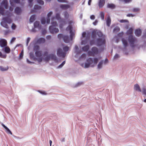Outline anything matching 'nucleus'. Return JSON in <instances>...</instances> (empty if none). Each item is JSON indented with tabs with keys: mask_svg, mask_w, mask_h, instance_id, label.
<instances>
[{
	"mask_svg": "<svg viewBox=\"0 0 146 146\" xmlns=\"http://www.w3.org/2000/svg\"><path fill=\"white\" fill-rule=\"evenodd\" d=\"M52 14V11H50L47 14V17L49 18L51 16Z\"/></svg>",
	"mask_w": 146,
	"mask_h": 146,
	"instance_id": "e2e57ef3",
	"label": "nucleus"
},
{
	"mask_svg": "<svg viewBox=\"0 0 146 146\" xmlns=\"http://www.w3.org/2000/svg\"><path fill=\"white\" fill-rule=\"evenodd\" d=\"M98 61V59L97 58L93 59L90 58L87 59V64H92L93 63H94V64H97ZM85 64H87V63H86Z\"/></svg>",
	"mask_w": 146,
	"mask_h": 146,
	"instance_id": "0eeeda50",
	"label": "nucleus"
},
{
	"mask_svg": "<svg viewBox=\"0 0 146 146\" xmlns=\"http://www.w3.org/2000/svg\"><path fill=\"white\" fill-rule=\"evenodd\" d=\"M2 20L3 21H4L8 24H10L12 22L11 19L8 17H3L2 19Z\"/></svg>",
	"mask_w": 146,
	"mask_h": 146,
	"instance_id": "ddd939ff",
	"label": "nucleus"
},
{
	"mask_svg": "<svg viewBox=\"0 0 146 146\" xmlns=\"http://www.w3.org/2000/svg\"><path fill=\"white\" fill-rule=\"evenodd\" d=\"M89 48V45H87L82 47V49L84 51L86 52L88 50Z\"/></svg>",
	"mask_w": 146,
	"mask_h": 146,
	"instance_id": "bb28decb",
	"label": "nucleus"
},
{
	"mask_svg": "<svg viewBox=\"0 0 146 146\" xmlns=\"http://www.w3.org/2000/svg\"><path fill=\"white\" fill-rule=\"evenodd\" d=\"M122 43L125 47H126L128 46V43L127 40L125 38H123L122 39Z\"/></svg>",
	"mask_w": 146,
	"mask_h": 146,
	"instance_id": "412c9836",
	"label": "nucleus"
},
{
	"mask_svg": "<svg viewBox=\"0 0 146 146\" xmlns=\"http://www.w3.org/2000/svg\"><path fill=\"white\" fill-rule=\"evenodd\" d=\"M66 52H63L62 49L60 48L58 49L57 51V55L60 57L64 58L65 56Z\"/></svg>",
	"mask_w": 146,
	"mask_h": 146,
	"instance_id": "6e6552de",
	"label": "nucleus"
},
{
	"mask_svg": "<svg viewBox=\"0 0 146 146\" xmlns=\"http://www.w3.org/2000/svg\"><path fill=\"white\" fill-rule=\"evenodd\" d=\"M140 10L138 8H134L133 9V12L134 13H136L139 12Z\"/></svg>",
	"mask_w": 146,
	"mask_h": 146,
	"instance_id": "8fccbe9b",
	"label": "nucleus"
},
{
	"mask_svg": "<svg viewBox=\"0 0 146 146\" xmlns=\"http://www.w3.org/2000/svg\"><path fill=\"white\" fill-rule=\"evenodd\" d=\"M55 17H52V22H51V24L52 25L51 26H54V27H56V26H58V24L56 21H52L54 19Z\"/></svg>",
	"mask_w": 146,
	"mask_h": 146,
	"instance_id": "7c9ffc66",
	"label": "nucleus"
},
{
	"mask_svg": "<svg viewBox=\"0 0 146 146\" xmlns=\"http://www.w3.org/2000/svg\"><path fill=\"white\" fill-rule=\"evenodd\" d=\"M83 83L82 82H78L75 85L74 87H77L80 86L82 85Z\"/></svg>",
	"mask_w": 146,
	"mask_h": 146,
	"instance_id": "79ce46f5",
	"label": "nucleus"
},
{
	"mask_svg": "<svg viewBox=\"0 0 146 146\" xmlns=\"http://www.w3.org/2000/svg\"><path fill=\"white\" fill-rule=\"evenodd\" d=\"M49 30L52 34L56 33L59 32L58 29L54 26H50L49 27Z\"/></svg>",
	"mask_w": 146,
	"mask_h": 146,
	"instance_id": "1a4fd4ad",
	"label": "nucleus"
},
{
	"mask_svg": "<svg viewBox=\"0 0 146 146\" xmlns=\"http://www.w3.org/2000/svg\"><path fill=\"white\" fill-rule=\"evenodd\" d=\"M56 18L58 20H59L61 19L60 15L59 13H57L56 14Z\"/></svg>",
	"mask_w": 146,
	"mask_h": 146,
	"instance_id": "a18cd8bd",
	"label": "nucleus"
},
{
	"mask_svg": "<svg viewBox=\"0 0 146 146\" xmlns=\"http://www.w3.org/2000/svg\"><path fill=\"white\" fill-rule=\"evenodd\" d=\"M16 25L14 24L13 23L12 25L11 28L13 29H15L16 28Z\"/></svg>",
	"mask_w": 146,
	"mask_h": 146,
	"instance_id": "0e129e2a",
	"label": "nucleus"
},
{
	"mask_svg": "<svg viewBox=\"0 0 146 146\" xmlns=\"http://www.w3.org/2000/svg\"><path fill=\"white\" fill-rule=\"evenodd\" d=\"M135 34L136 36H139L141 35V31L139 29H137L135 31Z\"/></svg>",
	"mask_w": 146,
	"mask_h": 146,
	"instance_id": "a878e982",
	"label": "nucleus"
},
{
	"mask_svg": "<svg viewBox=\"0 0 146 146\" xmlns=\"http://www.w3.org/2000/svg\"><path fill=\"white\" fill-rule=\"evenodd\" d=\"M107 7L111 9H113L115 7V6L113 4L108 3L107 4Z\"/></svg>",
	"mask_w": 146,
	"mask_h": 146,
	"instance_id": "473e14b6",
	"label": "nucleus"
},
{
	"mask_svg": "<svg viewBox=\"0 0 146 146\" xmlns=\"http://www.w3.org/2000/svg\"><path fill=\"white\" fill-rule=\"evenodd\" d=\"M70 39L71 40H73V36H74V34L73 33H72V32H71V33H70Z\"/></svg>",
	"mask_w": 146,
	"mask_h": 146,
	"instance_id": "603ef678",
	"label": "nucleus"
},
{
	"mask_svg": "<svg viewBox=\"0 0 146 146\" xmlns=\"http://www.w3.org/2000/svg\"><path fill=\"white\" fill-rule=\"evenodd\" d=\"M97 45L98 46H105L106 40L105 37L98 38L96 40Z\"/></svg>",
	"mask_w": 146,
	"mask_h": 146,
	"instance_id": "39448f33",
	"label": "nucleus"
},
{
	"mask_svg": "<svg viewBox=\"0 0 146 146\" xmlns=\"http://www.w3.org/2000/svg\"><path fill=\"white\" fill-rule=\"evenodd\" d=\"M63 49L65 52H66L68 50L69 47L67 46H66L63 47Z\"/></svg>",
	"mask_w": 146,
	"mask_h": 146,
	"instance_id": "3c124183",
	"label": "nucleus"
},
{
	"mask_svg": "<svg viewBox=\"0 0 146 146\" xmlns=\"http://www.w3.org/2000/svg\"><path fill=\"white\" fill-rule=\"evenodd\" d=\"M75 49L76 51V53L77 54H79L80 53L81 51H78V46L76 45L75 47Z\"/></svg>",
	"mask_w": 146,
	"mask_h": 146,
	"instance_id": "4c0bfd02",
	"label": "nucleus"
},
{
	"mask_svg": "<svg viewBox=\"0 0 146 146\" xmlns=\"http://www.w3.org/2000/svg\"><path fill=\"white\" fill-rule=\"evenodd\" d=\"M42 7L41 6H38V5H35L34 7V9L35 10L40 9Z\"/></svg>",
	"mask_w": 146,
	"mask_h": 146,
	"instance_id": "a19ab883",
	"label": "nucleus"
},
{
	"mask_svg": "<svg viewBox=\"0 0 146 146\" xmlns=\"http://www.w3.org/2000/svg\"><path fill=\"white\" fill-rule=\"evenodd\" d=\"M8 3L7 0H3L1 3V6L2 7L3 6L5 9L8 8Z\"/></svg>",
	"mask_w": 146,
	"mask_h": 146,
	"instance_id": "9b49d317",
	"label": "nucleus"
},
{
	"mask_svg": "<svg viewBox=\"0 0 146 146\" xmlns=\"http://www.w3.org/2000/svg\"><path fill=\"white\" fill-rule=\"evenodd\" d=\"M63 39L64 41L67 43H69L71 40L69 36L67 35H64L63 37Z\"/></svg>",
	"mask_w": 146,
	"mask_h": 146,
	"instance_id": "4468645a",
	"label": "nucleus"
},
{
	"mask_svg": "<svg viewBox=\"0 0 146 146\" xmlns=\"http://www.w3.org/2000/svg\"><path fill=\"white\" fill-rule=\"evenodd\" d=\"M128 40L130 46L132 47H134V44L136 43L137 41V38L132 35L129 36Z\"/></svg>",
	"mask_w": 146,
	"mask_h": 146,
	"instance_id": "20e7f679",
	"label": "nucleus"
},
{
	"mask_svg": "<svg viewBox=\"0 0 146 146\" xmlns=\"http://www.w3.org/2000/svg\"><path fill=\"white\" fill-rule=\"evenodd\" d=\"M48 52L47 51L44 52L43 56L46 57L44 58V60L46 61H48L51 59L55 61L56 62H58V60L56 56L54 54H50L48 55Z\"/></svg>",
	"mask_w": 146,
	"mask_h": 146,
	"instance_id": "7ed1b4c3",
	"label": "nucleus"
},
{
	"mask_svg": "<svg viewBox=\"0 0 146 146\" xmlns=\"http://www.w3.org/2000/svg\"><path fill=\"white\" fill-rule=\"evenodd\" d=\"M35 19V15H32L30 17L29 21L30 22H33Z\"/></svg>",
	"mask_w": 146,
	"mask_h": 146,
	"instance_id": "c9c22d12",
	"label": "nucleus"
},
{
	"mask_svg": "<svg viewBox=\"0 0 146 146\" xmlns=\"http://www.w3.org/2000/svg\"><path fill=\"white\" fill-rule=\"evenodd\" d=\"M120 1H121L124 2L125 3H129L131 2L132 0H119Z\"/></svg>",
	"mask_w": 146,
	"mask_h": 146,
	"instance_id": "4d7b16f0",
	"label": "nucleus"
},
{
	"mask_svg": "<svg viewBox=\"0 0 146 146\" xmlns=\"http://www.w3.org/2000/svg\"><path fill=\"white\" fill-rule=\"evenodd\" d=\"M40 48V47L38 45L35 46L34 48V50L36 51H38V50H39Z\"/></svg>",
	"mask_w": 146,
	"mask_h": 146,
	"instance_id": "09e8293b",
	"label": "nucleus"
},
{
	"mask_svg": "<svg viewBox=\"0 0 146 146\" xmlns=\"http://www.w3.org/2000/svg\"><path fill=\"white\" fill-rule=\"evenodd\" d=\"M66 30L67 31H69L70 33H71L72 32V26L70 25H69L66 28Z\"/></svg>",
	"mask_w": 146,
	"mask_h": 146,
	"instance_id": "72a5a7b5",
	"label": "nucleus"
},
{
	"mask_svg": "<svg viewBox=\"0 0 146 146\" xmlns=\"http://www.w3.org/2000/svg\"><path fill=\"white\" fill-rule=\"evenodd\" d=\"M41 22L42 24H45L46 22L45 19V18H42L41 20Z\"/></svg>",
	"mask_w": 146,
	"mask_h": 146,
	"instance_id": "5fc2aeb1",
	"label": "nucleus"
},
{
	"mask_svg": "<svg viewBox=\"0 0 146 146\" xmlns=\"http://www.w3.org/2000/svg\"><path fill=\"white\" fill-rule=\"evenodd\" d=\"M142 94L145 96H146V89L143 87L142 88Z\"/></svg>",
	"mask_w": 146,
	"mask_h": 146,
	"instance_id": "49530a36",
	"label": "nucleus"
},
{
	"mask_svg": "<svg viewBox=\"0 0 146 146\" xmlns=\"http://www.w3.org/2000/svg\"><path fill=\"white\" fill-rule=\"evenodd\" d=\"M22 12L21 9L19 7H16L15 9V13L17 15H19Z\"/></svg>",
	"mask_w": 146,
	"mask_h": 146,
	"instance_id": "dca6fc26",
	"label": "nucleus"
},
{
	"mask_svg": "<svg viewBox=\"0 0 146 146\" xmlns=\"http://www.w3.org/2000/svg\"><path fill=\"white\" fill-rule=\"evenodd\" d=\"M123 32H122L121 33H119L118 34V36L119 37H121L123 36Z\"/></svg>",
	"mask_w": 146,
	"mask_h": 146,
	"instance_id": "774afa93",
	"label": "nucleus"
},
{
	"mask_svg": "<svg viewBox=\"0 0 146 146\" xmlns=\"http://www.w3.org/2000/svg\"><path fill=\"white\" fill-rule=\"evenodd\" d=\"M7 45V42L6 40L3 38L0 39V46L3 48Z\"/></svg>",
	"mask_w": 146,
	"mask_h": 146,
	"instance_id": "9d476101",
	"label": "nucleus"
},
{
	"mask_svg": "<svg viewBox=\"0 0 146 146\" xmlns=\"http://www.w3.org/2000/svg\"><path fill=\"white\" fill-rule=\"evenodd\" d=\"M50 66H53L56 69H59L61 68L64 66V64H59L58 66H56L57 64H50Z\"/></svg>",
	"mask_w": 146,
	"mask_h": 146,
	"instance_id": "4be33fe9",
	"label": "nucleus"
},
{
	"mask_svg": "<svg viewBox=\"0 0 146 146\" xmlns=\"http://www.w3.org/2000/svg\"><path fill=\"white\" fill-rule=\"evenodd\" d=\"M36 56L37 57H40L42 56V52L41 51H37L35 52Z\"/></svg>",
	"mask_w": 146,
	"mask_h": 146,
	"instance_id": "c756f323",
	"label": "nucleus"
},
{
	"mask_svg": "<svg viewBox=\"0 0 146 146\" xmlns=\"http://www.w3.org/2000/svg\"><path fill=\"white\" fill-rule=\"evenodd\" d=\"M91 51H89L88 52L89 55L90 56H94L95 54L98 53V49L96 47H93L92 48Z\"/></svg>",
	"mask_w": 146,
	"mask_h": 146,
	"instance_id": "423d86ee",
	"label": "nucleus"
},
{
	"mask_svg": "<svg viewBox=\"0 0 146 146\" xmlns=\"http://www.w3.org/2000/svg\"><path fill=\"white\" fill-rule=\"evenodd\" d=\"M4 49H2V50H4V51L5 52L7 53H9L11 51V50L10 48L7 46H5Z\"/></svg>",
	"mask_w": 146,
	"mask_h": 146,
	"instance_id": "393cba45",
	"label": "nucleus"
},
{
	"mask_svg": "<svg viewBox=\"0 0 146 146\" xmlns=\"http://www.w3.org/2000/svg\"><path fill=\"white\" fill-rule=\"evenodd\" d=\"M119 55L117 54H115L114 56V59H116L119 58Z\"/></svg>",
	"mask_w": 146,
	"mask_h": 146,
	"instance_id": "338daca9",
	"label": "nucleus"
},
{
	"mask_svg": "<svg viewBox=\"0 0 146 146\" xmlns=\"http://www.w3.org/2000/svg\"><path fill=\"white\" fill-rule=\"evenodd\" d=\"M64 35H63V34H59L58 35V38L59 39H61L62 38H63V37Z\"/></svg>",
	"mask_w": 146,
	"mask_h": 146,
	"instance_id": "6e6d98bb",
	"label": "nucleus"
},
{
	"mask_svg": "<svg viewBox=\"0 0 146 146\" xmlns=\"http://www.w3.org/2000/svg\"><path fill=\"white\" fill-rule=\"evenodd\" d=\"M34 26L35 28H38L39 29H41V26L40 25L39 21H36L34 23Z\"/></svg>",
	"mask_w": 146,
	"mask_h": 146,
	"instance_id": "a211bd4d",
	"label": "nucleus"
},
{
	"mask_svg": "<svg viewBox=\"0 0 146 146\" xmlns=\"http://www.w3.org/2000/svg\"><path fill=\"white\" fill-rule=\"evenodd\" d=\"M7 23L5 22L4 21H2L1 22V25L3 27L6 29H8L9 28V27Z\"/></svg>",
	"mask_w": 146,
	"mask_h": 146,
	"instance_id": "5701e85b",
	"label": "nucleus"
},
{
	"mask_svg": "<svg viewBox=\"0 0 146 146\" xmlns=\"http://www.w3.org/2000/svg\"><path fill=\"white\" fill-rule=\"evenodd\" d=\"M81 68L78 67L76 68H69L67 70V73L73 76H76L79 75L81 72Z\"/></svg>",
	"mask_w": 146,
	"mask_h": 146,
	"instance_id": "f257e3e1",
	"label": "nucleus"
},
{
	"mask_svg": "<svg viewBox=\"0 0 146 146\" xmlns=\"http://www.w3.org/2000/svg\"><path fill=\"white\" fill-rule=\"evenodd\" d=\"M97 35L99 37H102V38L103 37H104L103 36V35L102 32L100 31L97 32Z\"/></svg>",
	"mask_w": 146,
	"mask_h": 146,
	"instance_id": "f704fd0d",
	"label": "nucleus"
},
{
	"mask_svg": "<svg viewBox=\"0 0 146 146\" xmlns=\"http://www.w3.org/2000/svg\"><path fill=\"white\" fill-rule=\"evenodd\" d=\"M134 89L136 91L139 92H142V90L139 85L138 84H136L134 85Z\"/></svg>",
	"mask_w": 146,
	"mask_h": 146,
	"instance_id": "f8f14e48",
	"label": "nucleus"
},
{
	"mask_svg": "<svg viewBox=\"0 0 146 146\" xmlns=\"http://www.w3.org/2000/svg\"><path fill=\"white\" fill-rule=\"evenodd\" d=\"M105 3V0H100L98 4L99 7L100 8L102 7L104 5Z\"/></svg>",
	"mask_w": 146,
	"mask_h": 146,
	"instance_id": "b1692460",
	"label": "nucleus"
},
{
	"mask_svg": "<svg viewBox=\"0 0 146 146\" xmlns=\"http://www.w3.org/2000/svg\"><path fill=\"white\" fill-rule=\"evenodd\" d=\"M37 2L38 3L41 5H43L44 4V2L42 0H37Z\"/></svg>",
	"mask_w": 146,
	"mask_h": 146,
	"instance_id": "864d4df0",
	"label": "nucleus"
},
{
	"mask_svg": "<svg viewBox=\"0 0 146 146\" xmlns=\"http://www.w3.org/2000/svg\"><path fill=\"white\" fill-rule=\"evenodd\" d=\"M6 15L7 16H11L12 15V13H10L8 11H6Z\"/></svg>",
	"mask_w": 146,
	"mask_h": 146,
	"instance_id": "69168bd1",
	"label": "nucleus"
},
{
	"mask_svg": "<svg viewBox=\"0 0 146 146\" xmlns=\"http://www.w3.org/2000/svg\"><path fill=\"white\" fill-rule=\"evenodd\" d=\"M64 17L66 19H68L69 17V15L67 12H64Z\"/></svg>",
	"mask_w": 146,
	"mask_h": 146,
	"instance_id": "de8ad7c7",
	"label": "nucleus"
},
{
	"mask_svg": "<svg viewBox=\"0 0 146 146\" xmlns=\"http://www.w3.org/2000/svg\"><path fill=\"white\" fill-rule=\"evenodd\" d=\"M45 41V39L44 38H41L37 40V43L38 44L43 43Z\"/></svg>",
	"mask_w": 146,
	"mask_h": 146,
	"instance_id": "6ab92c4d",
	"label": "nucleus"
},
{
	"mask_svg": "<svg viewBox=\"0 0 146 146\" xmlns=\"http://www.w3.org/2000/svg\"><path fill=\"white\" fill-rule=\"evenodd\" d=\"M60 8L62 9L66 10L70 7V6L68 5H60Z\"/></svg>",
	"mask_w": 146,
	"mask_h": 146,
	"instance_id": "f3484780",
	"label": "nucleus"
},
{
	"mask_svg": "<svg viewBox=\"0 0 146 146\" xmlns=\"http://www.w3.org/2000/svg\"><path fill=\"white\" fill-rule=\"evenodd\" d=\"M20 68H22L23 74H27L29 75L33 73L34 69L29 66H26V64H19Z\"/></svg>",
	"mask_w": 146,
	"mask_h": 146,
	"instance_id": "f03ea898",
	"label": "nucleus"
},
{
	"mask_svg": "<svg viewBox=\"0 0 146 146\" xmlns=\"http://www.w3.org/2000/svg\"><path fill=\"white\" fill-rule=\"evenodd\" d=\"M9 69V67L7 66L6 67L3 66H0V70L2 72H4L7 71Z\"/></svg>",
	"mask_w": 146,
	"mask_h": 146,
	"instance_id": "aec40b11",
	"label": "nucleus"
},
{
	"mask_svg": "<svg viewBox=\"0 0 146 146\" xmlns=\"http://www.w3.org/2000/svg\"><path fill=\"white\" fill-rule=\"evenodd\" d=\"M23 55V50H22L21 51V53L20 54H19V58H21Z\"/></svg>",
	"mask_w": 146,
	"mask_h": 146,
	"instance_id": "13d9d810",
	"label": "nucleus"
},
{
	"mask_svg": "<svg viewBox=\"0 0 146 146\" xmlns=\"http://www.w3.org/2000/svg\"><path fill=\"white\" fill-rule=\"evenodd\" d=\"M97 31L95 30H94L92 32V38H95L96 37V35H97Z\"/></svg>",
	"mask_w": 146,
	"mask_h": 146,
	"instance_id": "2f4dec72",
	"label": "nucleus"
},
{
	"mask_svg": "<svg viewBox=\"0 0 146 146\" xmlns=\"http://www.w3.org/2000/svg\"><path fill=\"white\" fill-rule=\"evenodd\" d=\"M104 13L103 12H101L100 13V15L102 20H104Z\"/></svg>",
	"mask_w": 146,
	"mask_h": 146,
	"instance_id": "58836bf2",
	"label": "nucleus"
},
{
	"mask_svg": "<svg viewBox=\"0 0 146 146\" xmlns=\"http://www.w3.org/2000/svg\"><path fill=\"white\" fill-rule=\"evenodd\" d=\"M120 30V28L118 27H115L114 28L113 30V32L114 33H116L119 31Z\"/></svg>",
	"mask_w": 146,
	"mask_h": 146,
	"instance_id": "ea45409f",
	"label": "nucleus"
},
{
	"mask_svg": "<svg viewBox=\"0 0 146 146\" xmlns=\"http://www.w3.org/2000/svg\"><path fill=\"white\" fill-rule=\"evenodd\" d=\"M7 55L6 54H3L0 51V57L3 58H6Z\"/></svg>",
	"mask_w": 146,
	"mask_h": 146,
	"instance_id": "c03bdc74",
	"label": "nucleus"
},
{
	"mask_svg": "<svg viewBox=\"0 0 146 146\" xmlns=\"http://www.w3.org/2000/svg\"><path fill=\"white\" fill-rule=\"evenodd\" d=\"M133 29L131 28H130L127 32L126 34L127 35H132L133 33Z\"/></svg>",
	"mask_w": 146,
	"mask_h": 146,
	"instance_id": "cd10ccee",
	"label": "nucleus"
},
{
	"mask_svg": "<svg viewBox=\"0 0 146 146\" xmlns=\"http://www.w3.org/2000/svg\"><path fill=\"white\" fill-rule=\"evenodd\" d=\"M6 132L8 134H10L11 135H12V133L11 130L9 129L7 127L5 129Z\"/></svg>",
	"mask_w": 146,
	"mask_h": 146,
	"instance_id": "37998d69",
	"label": "nucleus"
},
{
	"mask_svg": "<svg viewBox=\"0 0 146 146\" xmlns=\"http://www.w3.org/2000/svg\"><path fill=\"white\" fill-rule=\"evenodd\" d=\"M82 67L85 68H88L91 67H94L96 64H80Z\"/></svg>",
	"mask_w": 146,
	"mask_h": 146,
	"instance_id": "2eb2a0df",
	"label": "nucleus"
},
{
	"mask_svg": "<svg viewBox=\"0 0 146 146\" xmlns=\"http://www.w3.org/2000/svg\"><path fill=\"white\" fill-rule=\"evenodd\" d=\"M103 64H98L97 68L100 69L102 68V67Z\"/></svg>",
	"mask_w": 146,
	"mask_h": 146,
	"instance_id": "680f3d73",
	"label": "nucleus"
},
{
	"mask_svg": "<svg viewBox=\"0 0 146 146\" xmlns=\"http://www.w3.org/2000/svg\"><path fill=\"white\" fill-rule=\"evenodd\" d=\"M121 23H123L125 22H128V21L127 20H121L119 21Z\"/></svg>",
	"mask_w": 146,
	"mask_h": 146,
	"instance_id": "bf43d9fd",
	"label": "nucleus"
},
{
	"mask_svg": "<svg viewBox=\"0 0 146 146\" xmlns=\"http://www.w3.org/2000/svg\"><path fill=\"white\" fill-rule=\"evenodd\" d=\"M38 92L41 94L43 95H47V93L44 91H42L41 90H38Z\"/></svg>",
	"mask_w": 146,
	"mask_h": 146,
	"instance_id": "e433bc0d",
	"label": "nucleus"
},
{
	"mask_svg": "<svg viewBox=\"0 0 146 146\" xmlns=\"http://www.w3.org/2000/svg\"><path fill=\"white\" fill-rule=\"evenodd\" d=\"M111 23V20L110 16H108L106 20V24L109 27Z\"/></svg>",
	"mask_w": 146,
	"mask_h": 146,
	"instance_id": "c85d7f7f",
	"label": "nucleus"
},
{
	"mask_svg": "<svg viewBox=\"0 0 146 146\" xmlns=\"http://www.w3.org/2000/svg\"><path fill=\"white\" fill-rule=\"evenodd\" d=\"M47 33L46 31V29H44L42 30V35H45Z\"/></svg>",
	"mask_w": 146,
	"mask_h": 146,
	"instance_id": "052dcab7",
	"label": "nucleus"
}]
</instances>
